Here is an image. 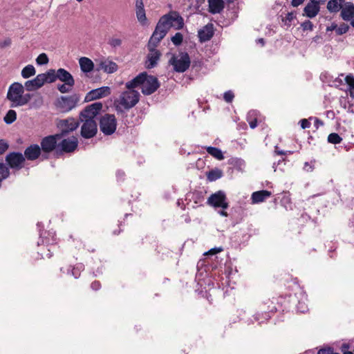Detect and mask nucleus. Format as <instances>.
Returning <instances> with one entry per match:
<instances>
[{
  "instance_id": "nucleus-16",
  "label": "nucleus",
  "mask_w": 354,
  "mask_h": 354,
  "mask_svg": "<svg viewBox=\"0 0 354 354\" xmlns=\"http://www.w3.org/2000/svg\"><path fill=\"white\" fill-rule=\"evenodd\" d=\"M77 138L75 136L64 139L57 147L60 150L65 153H71L74 151L77 147Z\"/></svg>"
},
{
  "instance_id": "nucleus-34",
  "label": "nucleus",
  "mask_w": 354,
  "mask_h": 354,
  "mask_svg": "<svg viewBox=\"0 0 354 354\" xmlns=\"http://www.w3.org/2000/svg\"><path fill=\"white\" fill-rule=\"evenodd\" d=\"M17 119V113L14 110H9L6 115L4 116L3 120L4 122L8 124H10L12 122H14Z\"/></svg>"
},
{
  "instance_id": "nucleus-14",
  "label": "nucleus",
  "mask_w": 354,
  "mask_h": 354,
  "mask_svg": "<svg viewBox=\"0 0 354 354\" xmlns=\"http://www.w3.org/2000/svg\"><path fill=\"white\" fill-rule=\"evenodd\" d=\"M156 48V47L149 46L147 44L149 53L147 54V61L145 62V66L147 68L149 69L154 68L157 65L158 62L160 59L161 53Z\"/></svg>"
},
{
  "instance_id": "nucleus-51",
  "label": "nucleus",
  "mask_w": 354,
  "mask_h": 354,
  "mask_svg": "<svg viewBox=\"0 0 354 354\" xmlns=\"http://www.w3.org/2000/svg\"><path fill=\"white\" fill-rule=\"evenodd\" d=\"M305 0H292L291 4L293 7H297L302 4Z\"/></svg>"
},
{
  "instance_id": "nucleus-37",
  "label": "nucleus",
  "mask_w": 354,
  "mask_h": 354,
  "mask_svg": "<svg viewBox=\"0 0 354 354\" xmlns=\"http://www.w3.org/2000/svg\"><path fill=\"white\" fill-rule=\"evenodd\" d=\"M75 83H72L71 85L66 84V83H64L62 84L57 85V89L62 93H69L72 91V88L74 86Z\"/></svg>"
},
{
  "instance_id": "nucleus-36",
  "label": "nucleus",
  "mask_w": 354,
  "mask_h": 354,
  "mask_svg": "<svg viewBox=\"0 0 354 354\" xmlns=\"http://www.w3.org/2000/svg\"><path fill=\"white\" fill-rule=\"evenodd\" d=\"M342 138L336 133H330L328 136V142L332 144H339Z\"/></svg>"
},
{
  "instance_id": "nucleus-22",
  "label": "nucleus",
  "mask_w": 354,
  "mask_h": 354,
  "mask_svg": "<svg viewBox=\"0 0 354 354\" xmlns=\"http://www.w3.org/2000/svg\"><path fill=\"white\" fill-rule=\"evenodd\" d=\"M354 16V4L348 2L341 9V17L344 21H350Z\"/></svg>"
},
{
  "instance_id": "nucleus-62",
  "label": "nucleus",
  "mask_w": 354,
  "mask_h": 354,
  "mask_svg": "<svg viewBox=\"0 0 354 354\" xmlns=\"http://www.w3.org/2000/svg\"><path fill=\"white\" fill-rule=\"evenodd\" d=\"M351 25L354 27V19L351 21Z\"/></svg>"
},
{
  "instance_id": "nucleus-49",
  "label": "nucleus",
  "mask_w": 354,
  "mask_h": 354,
  "mask_svg": "<svg viewBox=\"0 0 354 354\" xmlns=\"http://www.w3.org/2000/svg\"><path fill=\"white\" fill-rule=\"evenodd\" d=\"M10 44H11V39L8 38V39H5L3 41L1 42L0 46L1 48H5V47L10 46Z\"/></svg>"
},
{
  "instance_id": "nucleus-50",
  "label": "nucleus",
  "mask_w": 354,
  "mask_h": 354,
  "mask_svg": "<svg viewBox=\"0 0 354 354\" xmlns=\"http://www.w3.org/2000/svg\"><path fill=\"white\" fill-rule=\"evenodd\" d=\"M222 250H223V249L221 248H214L211 249L208 252V254H217V253L221 252Z\"/></svg>"
},
{
  "instance_id": "nucleus-28",
  "label": "nucleus",
  "mask_w": 354,
  "mask_h": 354,
  "mask_svg": "<svg viewBox=\"0 0 354 354\" xmlns=\"http://www.w3.org/2000/svg\"><path fill=\"white\" fill-rule=\"evenodd\" d=\"M345 0H329L327 3V9L330 12L336 13L342 9Z\"/></svg>"
},
{
  "instance_id": "nucleus-8",
  "label": "nucleus",
  "mask_w": 354,
  "mask_h": 354,
  "mask_svg": "<svg viewBox=\"0 0 354 354\" xmlns=\"http://www.w3.org/2000/svg\"><path fill=\"white\" fill-rule=\"evenodd\" d=\"M57 128L60 131V138L67 135L70 132L75 131L79 126V122L73 118L67 119L58 120L56 122Z\"/></svg>"
},
{
  "instance_id": "nucleus-9",
  "label": "nucleus",
  "mask_w": 354,
  "mask_h": 354,
  "mask_svg": "<svg viewBox=\"0 0 354 354\" xmlns=\"http://www.w3.org/2000/svg\"><path fill=\"white\" fill-rule=\"evenodd\" d=\"M25 161L24 156L20 152H10L6 156V163L12 169L20 170L24 167Z\"/></svg>"
},
{
  "instance_id": "nucleus-48",
  "label": "nucleus",
  "mask_w": 354,
  "mask_h": 354,
  "mask_svg": "<svg viewBox=\"0 0 354 354\" xmlns=\"http://www.w3.org/2000/svg\"><path fill=\"white\" fill-rule=\"evenodd\" d=\"M300 123H301V127L303 129H305L306 128H308L310 127V122L307 120V119H302L301 121H300Z\"/></svg>"
},
{
  "instance_id": "nucleus-52",
  "label": "nucleus",
  "mask_w": 354,
  "mask_h": 354,
  "mask_svg": "<svg viewBox=\"0 0 354 354\" xmlns=\"http://www.w3.org/2000/svg\"><path fill=\"white\" fill-rule=\"evenodd\" d=\"M100 283L99 281H94L91 283V288L93 289V290H98L100 288Z\"/></svg>"
},
{
  "instance_id": "nucleus-19",
  "label": "nucleus",
  "mask_w": 354,
  "mask_h": 354,
  "mask_svg": "<svg viewBox=\"0 0 354 354\" xmlns=\"http://www.w3.org/2000/svg\"><path fill=\"white\" fill-rule=\"evenodd\" d=\"M41 151V148L38 145H31L25 149L24 156L25 159L35 160L39 157Z\"/></svg>"
},
{
  "instance_id": "nucleus-29",
  "label": "nucleus",
  "mask_w": 354,
  "mask_h": 354,
  "mask_svg": "<svg viewBox=\"0 0 354 354\" xmlns=\"http://www.w3.org/2000/svg\"><path fill=\"white\" fill-rule=\"evenodd\" d=\"M165 35L159 32L155 28L149 42L148 45L152 47H157L159 42L165 37Z\"/></svg>"
},
{
  "instance_id": "nucleus-47",
  "label": "nucleus",
  "mask_w": 354,
  "mask_h": 354,
  "mask_svg": "<svg viewBox=\"0 0 354 354\" xmlns=\"http://www.w3.org/2000/svg\"><path fill=\"white\" fill-rule=\"evenodd\" d=\"M318 354H335L331 348H322L318 351Z\"/></svg>"
},
{
  "instance_id": "nucleus-43",
  "label": "nucleus",
  "mask_w": 354,
  "mask_h": 354,
  "mask_svg": "<svg viewBox=\"0 0 354 354\" xmlns=\"http://www.w3.org/2000/svg\"><path fill=\"white\" fill-rule=\"evenodd\" d=\"M301 26L302 27L304 30H313V23L309 21H305L301 24Z\"/></svg>"
},
{
  "instance_id": "nucleus-41",
  "label": "nucleus",
  "mask_w": 354,
  "mask_h": 354,
  "mask_svg": "<svg viewBox=\"0 0 354 354\" xmlns=\"http://www.w3.org/2000/svg\"><path fill=\"white\" fill-rule=\"evenodd\" d=\"M255 114L254 111H250L248 115L247 120L249 122L250 127L251 129H254L257 126V119H254L252 120H250V118Z\"/></svg>"
},
{
  "instance_id": "nucleus-60",
  "label": "nucleus",
  "mask_w": 354,
  "mask_h": 354,
  "mask_svg": "<svg viewBox=\"0 0 354 354\" xmlns=\"http://www.w3.org/2000/svg\"><path fill=\"white\" fill-rule=\"evenodd\" d=\"M344 354H354V353L353 352H351V351H345L344 353Z\"/></svg>"
},
{
  "instance_id": "nucleus-2",
  "label": "nucleus",
  "mask_w": 354,
  "mask_h": 354,
  "mask_svg": "<svg viewBox=\"0 0 354 354\" xmlns=\"http://www.w3.org/2000/svg\"><path fill=\"white\" fill-rule=\"evenodd\" d=\"M183 25V17L178 12H174L160 17L156 26V29L166 35L171 27L176 26V29H181Z\"/></svg>"
},
{
  "instance_id": "nucleus-35",
  "label": "nucleus",
  "mask_w": 354,
  "mask_h": 354,
  "mask_svg": "<svg viewBox=\"0 0 354 354\" xmlns=\"http://www.w3.org/2000/svg\"><path fill=\"white\" fill-rule=\"evenodd\" d=\"M221 176L222 172L218 169L211 170L207 174V178L209 181H215Z\"/></svg>"
},
{
  "instance_id": "nucleus-4",
  "label": "nucleus",
  "mask_w": 354,
  "mask_h": 354,
  "mask_svg": "<svg viewBox=\"0 0 354 354\" xmlns=\"http://www.w3.org/2000/svg\"><path fill=\"white\" fill-rule=\"evenodd\" d=\"M169 64L173 66L175 72L184 73L189 68L191 64L189 55L186 52L172 54L169 59Z\"/></svg>"
},
{
  "instance_id": "nucleus-10",
  "label": "nucleus",
  "mask_w": 354,
  "mask_h": 354,
  "mask_svg": "<svg viewBox=\"0 0 354 354\" xmlns=\"http://www.w3.org/2000/svg\"><path fill=\"white\" fill-rule=\"evenodd\" d=\"M207 203L214 207L222 209H227L229 206L225 192L221 190L211 194L207 198Z\"/></svg>"
},
{
  "instance_id": "nucleus-32",
  "label": "nucleus",
  "mask_w": 354,
  "mask_h": 354,
  "mask_svg": "<svg viewBox=\"0 0 354 354\" xmlns=\"http://www.w3.org/2000/svg\"><path fill=\"white\" fill-rule=\"evenodd\" d=\"M207 152L216 158V159L221 160L224 159V156L221 149L214 147H208L206 148Z\"/></svg>"
},
{
  "instance_id": "nucleus-40",
  "label": "nucleus",
  "mask_w": 354,
  "mask_h": 354,
  "mask_svg": "<svg viewBox=\"0 0 354 354\" xmlns=\"http://www.w3.org/2000/svg\"><path fill=\"white\" fill-rule=\"evenodd\" d=\"M183 39V36L180 32H176L174 36L171 37V41L176 46L180 45Z\"/></svg>"
},
{
  "instance_id": "nucleus-39",
  "label": "nucleus",
  "mask_w": 354,
  "mask_h": 354,
  "mask_svg": "<svg viewBox=\"0 0 354 354\" xmlns=\"http://www.w3.org/2000/svg\"><path fill=\"white\" fill-rule=\"evenodd\" d=\"M48 57L46 53L40 54L36 59L38 65H44L48 63Z\"/></svg>"
},
{
  "instance_id": "nucleus-58",
  "label": "nucleus",
  "mask_w": 354,
  "mask_h": 354,
  "mask_svg": "<svg viewBox=\"0 0 354 354\" xmlns=\"http://www.w3.org/2000/svg\"><path fill=\"white\" fill-rule=\"evenodd\" d=\"M258 41L260 42L262 45L264 44V41H263V39H262V38L259 39Z\"/></svg>"
},
{
  "instance_id": "nucleus-59",
  "label": "nucleus",
  "mask_w": 354,
  "mask_h": 354,
  "mask_svg": "<svg viewBox=\"0 0 354 354\" xmlns=\"http://www.w3.org/2000/svg\"><path fill=\"white\" fill-rule=\"evenodd\" d=\"M276 152L278 153V154H280V155H283L284 154V152L283 151H277L276 150Z\"/></svg>"
},
{
  "instance_id": "nucleus-11",
  "label": "nucleus",
  "mask_w": 354,
  "mask_h": 354,
  "mask_svg": "<svg viewBox=\"0 0 354 354\" xmlns=\"http://www.w3.org/2000/svg\"><path fill=\"white\" fill-rule=\"evenodd\" d=\"M82 122L81 127V136L84 138L94 137L97 131V123L95 120H85L80 118Z\"/></svg>"
},
{
  "instance_id": "nucleus-64",
  "label": "nucleus",
  "mask_w": 354,
  "mask_h": 354,
  "mask_svg": "<svg viewBox=\"0 0 354 354\" xmlns=\"http://www.w3.org/2000/svg\"><path fill=\"white\" fill-rule=\"evenodd\" d=\"M118 175L122 176L124 175V173L120 174V172H118Z\"/></svg>"
},
{
  "instance_id": "nucleus-3",
  "label": "nucleus",
  "mask_w": 354,
  "mask_h": 354,
  "mask_svg": "<svg viewBox=\"0 0 354 354\" xmlns=\"http://www.w3.org/2000/svg\"><path fill=\"white\" fill-rule=\"evenodd\" d=\"M139 100L140 93L138 91L128 89L122 92L119 97L115 100L116 110L130 109L139 102Z\"/></svg>"
},
{
  "instance_id": "nucleus-7",
  "label": "nucleus",
  "mask_w": 354,
  "mask_h": 354,
  "mask_svg": "<svg viewBox=\"0 0 354 354\" xmlns=\"http://www.w3.org/2000/svg\"><path fill=\"white\" fill-rule=\"evenodd\" d=\"M117 127V121L114 115L105 114L100 120V129L105 135L113 134Z\"/></svg>"
},
{
  "instance_id": "nucleus-61",
  "label": "nucleus",
  "mask_w": 354,
  "mask_h": 354,
  "mask_svg": "<svg viewBox=\"0 0 354 354\" xmlns=\"http://www.w3.org/2000/svg\"><path fill=\"white\" fill-rule=\"evenodd\" d=\"M350 95H351V97L353 98L354 97V93L353 91H351L350 92Z\"/></svg>"
},
{
  "instance_id": "nucleus-13",
  "label": "nucleus",
  "mask_w": 354,
  "mask_h": 354,
  "mask_svg": "<svg viewBox=\"0 0 354 354\" xmlns=\"http://www.w3.org/2000/svg\"><path fill=\"white\" fill-rule=\"evenodd\" d=\"M60 135H52L44 138L41 141V150L46 153H50L57 147V140L60 139Z\"/></svg>"
},
{
  "instance_id": "nucleus-44",
  "label": "nucleus",
  "mask_w": 354,
  "mask_h": 354,
  "mask_svg": "<svg viewBox=\"0 0 354 354\" xmlns=\"http://www.w3.org/2000/svg\"><path fill=\"white\" fill-rule=\"evenodd\" d=\"M8 147L9 145L5 140H0V155L3 154Z\"/></svg>"
},
{
  "instance_id": "nucleus-54",
  "label": "nucleus",
  "mask_w": 354,
  "mask_h": 354,
  "mask_svg": "<svg viewBox=\"0 0 354 354\" xmlns=\"http://www.w3.org/2000/svg\"><path fill=\"white\" fill-rule=\"evenodd\" d=\"M337 28V26L335 24H333L330 26H328L326 28V31H333L334 30H335V31H336Z\"/></svg>"
},
{
  "instance_id": "nucleus-45",
  "label": "nucleus",
  "mask_w": 354,
  "mask_h": 354,
  "mask_svg": "<svg viewBox=\"0 0 354 354\" xmlns=\"http://www.w3.org/2000/svg\"><path fill=\"white\" fill-rule=\"evenodd\" d=\"M234 93L231 91H228L224 93L223 98L227 102H231L234 99Z\"/></svg>"
},
{
  "instance_id": "nucleus-18",
  "label": "nucleus",
  "mask_w": 354,
  "mask_h": 354,
  "mask_svg": "<svg viewBox=\"0 0 354 354\" xmlns=\"http://www.w3.org/2000/svg\"><path fill=\"white\" fill-rule=\"evenodd\" d=\"M43 77L42 75L39 74L33 80L26 81L24 84L25 88L32 91L41 88L44 84Z\"/></svg>"
},
{
  "instance_id": "nucleus-55",
  "label": "nucleus",
  "mask_w": 354,
  "mask_h": 354,
  "mask_svg": "<svg viewBox=\"0 0 354 354\" xmlns=\"http://www.w3.org/2000/svg\"><path fill=\"white\" fill-rule=\"evenodd\" d=\"M313 3H315V4L319 6L320 4L324 3L326 0H310Z\"/></svg>"
},
{
  "instance_id": "nucleus-1",
  "label": "nucleus",
  "mask_w": 354,
  "mask_h": 354,
  "mask_svg": "<svg viewBox=\"0 0 354 354\" xmlns=\"http://www.w3.org/2000/svg\"><path fill=\"white\" fill-rule=\"evenodd\" d=\"M25 87L19 82L12 84L8 91L7 98L12 104L10 107H17L26 105L30 100L32 95L24 94Z\"/></svg>"
},
{
  "instance_id": "nucleus-30",
  "label": "nucleus",
  "mask_w": 354,
  "mask_h": 354,
  "mask_svg": "<svg viewBox=\"0 0 354 354\" xmlns=\"http://www.w3.org/2000/svg\"><path fill=\"white\" fill-rule=\"evenodd\" d=\"M142 76H144V73H141L131 81L127 82L126 83L127 88L130 90H134V88H136L140 86H142V82L143 80Z\"/></svg>"
},
{
  "instance_id": "nucleus-31",
  "label": "nucleus",
  "mask_w": 354,
  "mask_h": 354,
  "mask_svg": "<svg viewBox=\"0 0 354 354\" xmlns=\"http://www.w3.org/2000/svg\"><path fill=\"white\" fill-rule=\"evenodd\" d=\"M57 71L55 69H49L44 73H41L44 76V82L45 83H53L55 82L57 80Z\"/></svg>"
},
{
  "instance_id": "nucleus-23",
  "label": "nucleus",
  "mask_w": 354,
  "mask_h": 354,
  "mask_svg": "<svg viewBox=\"0 0 354 354\" xmlns=\"http://www.w3.org/2000/svg\"><path fill=\"white\" fill-rule=\"evenodd\" d=\"M272 193L268 190H261L254 192L251 196L252 203L253 204L263 202L266 198L271 196Z\"/></svg>"
},
{
  "instance_id": "nucleus-56",
  "label": "nucleus",
  "mask_w": 354,
  "mask_h": 354,
  "mask_svg": "<svg viewBox=\"0 0 354 354\" xmlns=\"http://www.w3.org/2000/svg\"><path fill=\"white\" fill-rule=\"evenodd\" d=\"M225 209H223L222 210L219 211L218 213L220 215L223 216H227V212L225 211Z\"/></svg>"
},
{
  "instance_id": "nucleus-53",
  "label": "nucleus",
  "mask_w": 354,
  "mask_h": 354,
  "mask_svg": "<svg viewBox=\"0 0 354 354\" xmlns=\"http://www.w3.org/2000/svg\"><path fill=\"white\" fill-rule=\"evenodd\" d=\"M295 17V15L292 12H288L286 17V19L288 21H291Z\"/></svg>"
},
{
  "instance_id": "nucleus-12",
  "label": "nucleus",
  "mask_w": 354,
  "mask_h": 354,
  "mask_svg": "<svg viewBox=\"0 0 354 354\" xmlns=\"http://www.w3.org/2000/svg\"><path fill=\"white\" fill-rule=\"evenodd\" d=\"M102 109V103L100 102H95L87 106L80 114V118L85 120H94Z\"/></svg>"
},
{
  "instance_id": "nucleus-5",
  "label": "nucleus",
  "mask_w": 354,
  "mask_h": 354,
  "mask_svg": "<svg viewBox=\"0 0 354 354\" xmlns=\"http://www.w3.org/2000/svg\"><path fill=\"white\" fill-rule=\"evenodd\" d=\"M80 101L77 94L69 96H62L55 102V106L62 113H67L74 109Z\"/></svg>"
},
{
  "instance_id": "nucleus-24",
  "label": "nucleus",
  "mask_w": 354,
  "mask_h": 354,
  "mask_svg": "<svg viewBox=\"0 0 354 354\" xmlns=\"http://www.w3.org/2000/svg\"><path fill=\"white\" fill-rule=\"evenodd\" d=\"M57 80H60L66 84L71 85L72 83H75V80L72 75L64 68H59L57 74Z\"/></svg>"
},
{
  "instance_id": "nucleus-20",
  "label": "nucleus",
  "mask_w": 354,
  "mask_h": 354,
  "mask_svg": "<svg viewBox=\"0 0 354 354\" xmlns=\"http://www.w3.org/2000/svg\"><path fill=\"white\" fill-rule=\"evenodd\" d=\"M100 69L106 73H113L118 71V66L115 62L107 59L100 62L98 70Z\"/></svg>"
},
{
  "instance_id": "nucleus-46",
  "label": "nucleus",
  "mask_w": 354,
  "mask_h": 354,
  "mask_svg": "<svg viewBox=\"0 0 354 354\" xmlns=\"http://www.w3.org/2000/svg\"><path fill=\"white\" fill-rule=\"evenodd\" d=\"M346 84L353 89H354V77L351 75H348L345 77Z\"/></svg>"
},
{
  "instance_id": "nucleus-42",
  "label": "nucleus",
  "mask_w": 354,
  "mask_h": 354,
  "mask_svg": "<svg viewBox=\"0 0 354 354\" xmlns=\"http://www.w3.org/2000/svg\"><path fill=\"white\" fill-rule=\"evenodd\" d=\"M349 26L346 24H342L339 27H337L336 33L338 35H342L346 33L348 30Z\"/></svg>"
},
{
  "instance_id": "nucleus-27",
  "label": "nucleus",
  "mask_w": 354,
  "mask_h": 354,
  "mask_svg": "<svg viewBox=\"0 0 354 354\" xmlns=\"http://www.w3.org/2000/svg\"><path fill=\"white\" fill-rule=\"evenodd\" d=\"M80 68L84 73H89L93 70L94 64L93 61L86 57H82L79 59Z\"/></svg>"
},
{
  "instance_id": "nucleus-6",
  "label": "nucleus",
  "mask_w": 354,
  "mask_h": 354,
  "mask_svg": "<svg viewBox=\"0 0 354 354\" xmlns=\"http://www.w3.org/2000/svg\"><path fill=\"white\" fill-rule=\"evenodd\" d=\"M144 76L142 82V93L145 95H149L153 93L160 86V83L157 77L148 75L146 72H143Z\"/></svg>"
},
{
  "instance_id": "nucleus-33",
  "label": "nucleus",
  "mask_w": 354,
  "mask_h": 354,
  "mask_svg": "<svg viewBox=\"0 0 354 354\" xmlns=\"http://www.w3.org/2000/svg\"><path fill=\"white\" fill-rule=\"evenodd\" d=\"M36 73L35 67L32 65H27L21 71V76L25 78H29Z\"/></svg>"
},
{
  "instance_id": "nucleus-63",
  "label": "nucleus",
  "mask_w": 354,
  "mask_h": 354,
  "mask_svg": "<svg viewBox=\"0 0 354 354\" xmlns=\"http://www.w3.org/2000/svg\"><path fill=\"white\" fill-rule=\"evenodd\" d=\"M118 175L122 176L124 175V173L120 174V172H118Z\"/></svg>"
},
{
  "instance_id": "nucleus-17",
  "label": "nucleus",
  "mask_w": 354,
  "mask_h": 354,
  "mask_svg": "<svg viewBox=\"0 0 354 354\" xmlns=\"http://www.w3.org/2000/svg\"><path fill=\"white\" fill-rule=\"evenodd\" d=\"M214 25L207 24L198 32V36L201 42H205L210 40L214 36Z\"/></svg>"
},
{
  "instance_id": "nucleus-57",
  "label": "nucleus",
  "mask_w": 354,
  "mask_h": 354,
  "mask_svg": "<svg viewBox=\"0 0 354 354\" xmlns=\"http://www.w3.org/2000/svg\"><path fill=\"white\" fill-rule=\"evenodd\" d=\"M316 124H320V125H323L324 124L323 122L319 120V119H316Z\"/></svg>"
},
{
  "instance_id": "nucleus-38",
  "label": "nucleus",
  "mask_w": 354,
  "mask_h": 354,
  "mask_svg": "<svg viewBox=\"0 0 354 354\" xmlns=\"http://www.w3.org/2000/svg\"><path fill=\"white\" fill-rule=\"evenodd\" d=\"M108 44L113 48H116L118 47H120L122 44V41L121 39L113 37L109 39Z\"/></svg>"
},
{
  "instance_id": "nucleus-25",
  "label": "nucleus",
  "mask_w": 354,
  "mask_h": 354,
  "mask_svg": "<svg viewBox=\"0 0 354 354\" xmlns=\"http://www.w3.org/2000/svg\"><path fill=\"white\" fill-rule=\"evenodd\" d=\"M209 11L212 14L220 13L224 8L223 0H208Z\"/></svg>"
},
{
  "instance_id": "nucleus-21",
  "label": "nucleus",
  "mask_w": 354,
  "mask_h": 354,
  "mask_svg": "<svg viewBox=\"0 0 354 354\" xmlns=\"http://www.w3.org/2000/svg\"><path fill=\"white\" fill-rule=\"evenodd\" d=\"M136 17L138 21L142 25L147 24V17L145 14V10L144 8V3L142 0H136Z\"/></svg>"
},
{
  "instance_id": "nucleus-15",
  "label": "nucleus",
  "mask_w": 354,
  "mask_h": 354,
  "mask_svg": "<svg viewBox=\"0 0 354 354\" xmlns=\"http://www.w3.org/2000/svg\"><path fill=\"white\" fill-rule=\"evenodd\" d=\"M111 94V88L109 86H102L89 91L85 97L86 101H92L106 97Z\"/></svg>"
},
{
  "instance_id": "nucleus-26",
  "label": "nucleus",
  "mask_w": 354,
  "mask_h": 354,
  "mask_svg": "<svg viewBox=\"0 0 354 354\" xmlns=\"http://www.w3.org/2000/svg\"><path fill=\"white\" fill-rule=\"evenodd\" d=\"M319 10H320L319 6L310 1L305 6V8L304 9V15L306 17H308L309 18H313L319 13Z\"/></svg>"
}]
</instances>
